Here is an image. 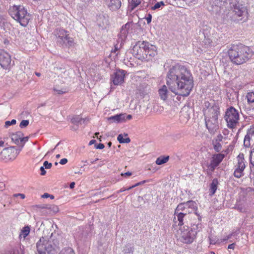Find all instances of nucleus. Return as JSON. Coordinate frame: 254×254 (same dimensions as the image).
Listing matches in <instances>:
<instances>
[{"label":"nucleus","instance_id":"nucleus-1","mask_svg":"<svg viewBox=\"0 0 254 254\" xmlns=\"http://www.w3.org/2000/svg\"><path fill=\"white\" fill-rule=\"evenodd\" d=\"M166 84L169 89L180 99L187 97L193 87V80L190 71L186 66L176 64L171 67L166 76Z\"/></svg>","mask_w":254,"mask_h":254},{"label":"nucleus","instance_id":"nucleus-2","mask_svg":"<svg viewBox=\"0 0 254 254\" xmlns=\"http://www.w3.org/2000/svg\"><path fill=\"white\" fill-rule=\"evenodd\" d=\"M209 4L211 5L210 7H208L209 11L218 12L224 7H228L229 4L230 8H233V12L236 17L239 18L238 20H241L245 17H248V12L247 8L238 3L237 0H211Z\"/></svg>","mask_w":254,"mask_h":254},{"label":"nucleus","instance_id":"nucleus-3","mask_svg":"<svg viewBox=\"0 0 254 254\" xmlns=\"http://www.w3.org/2000/svg\"><path fill=\"white\" fill-rule=\"evenodd\" d=\"M228 55L231 62L240 65L246 63L250 60L253 53L248 46L242 44L233 46L228 51Z\"/></svg>","mask_w":254,"mask_h":254},{"label":"nucleus","instance_id":"nucleus-4","mask_svg":"<svg viewBox=\"0 0 254 254\" xmlns=\"http://www.w3.org/2000/svg\"><path fill=\"white\" fill-rule=\"evenodd\" d=\"M209 105L208 102H205V106L207 107L204 112L205 125L209 133L214 134L219 127L218 117L219 114V108L216 105L209 108Z\"/></svg>","mask_w":254,"mask_h":254},{"label":"nucleus","instance_id":"nucleus-5","mask_svg":"<svg viewBox=\"0 0 254 254\" xmlns=\"http://www.w3.org/2000/svg\"><path fill=\"white\" fill-rule=\"evenodd\" d=\"M9 14L21 25L26 26L30 19V15L23 5H13L9 9Z\"/></svg>","mask_w":254,"mask_h":254},{"label":"nucleus","instance_id":"nucleus-6","mask_svg":"<svg viewBox=\"0 0 254 254\" xmlns=\"http://www.w3.org/2000/svg\"><path fill=\"white\" fill-rule=\"evenodd\" d=\"M224 119L227 122V127L230 128H235L239 124V113L233 107L227 109L224 116Z\"/></svg>","mask_w":254,"mask_h":254},{"label":"nucleus","instance_id":"nucleus-7","mask_svg":"<svg viewBox=\"0 0 254 254\" xmlns=\"http://www.w3.org/2000/svg\"><path fill=\"white\" fill-rule=\"evenodd\" d=\"M36 248L39 254H54L52 242L47 238H40L36 243Z\"/></svg>","mask_w":254,"mask_h":254},{"label":"nucleus","instance_id":"nucleus-8","mask_svg":"<svg viewBox=\"0 0 254 254\" xmlns=\"http://www.w3.org/2000/svg\"><path fill=\"white\" fill-rule=\"evenodd\" d=\"M180 232L178 234L180 235V239L181 242L186 244L191 243L195 237V233H192L190 230H189V225H186L183 227H180Z\"/></svg>","mask_w":254,"mask_h":254},{"label":"nucleus","instance_id":"nucleus-9","mask_svg":"<svg viewBox=\"0 0 254 254\" xmlns=\"http://www.w3.org/2000/svg\"><path fill=\"white\" fill-rule=\"evenodd\" d=\"M237 163L235 166L234 176L237 178H240L244 175V171L246 168V163L244 155L240 153L237 157Z\"/></svg>","mask_w":254,"mask_h":254},{"label":"nucleus","instance_id":"nucleus-10","mask_svg":"<svg viewBox=\"0 0 254 254\" xmlns=\"http://www.w3.org/2000/svg\"><path fill=\"white\" fill-rule=\"evenodd\" d=\"M146 44L147 42L138 41L133 47L132 49V54L139 60H143L146 53Z\"/></svg>","mask_w":254,"mask_h":254},{"label":"nucleus","instance_id":"nucleus-11","mask_svg":"<svg viewBox=\"0 0 254 254\" xmlns=\"http://www.w3.org/2000/svg\"><path fill=\"white\" fill-rule=\"evenodd\" d=\"M58 42L62 45H65L66 46H71L73 41L72 38L68 36L66 32L64 29L59 30L57 33Z\"/></svg>","mask_w":254,"mask_h":254},{"label":"nucleus","instance_id":"nucleus-12","mask_svg":"<svg viewBox=\"0 0 254 254\" xmlns=\"http://www.w3.org/2000/svg\"><path fill=\"white\" fill-rule=\"evenodd\" d=\"M190 214L185 212H179L178 213H174V217L173 218V221L175 225L182 226L184 225H188L187 219L190 218Z\"/></svg>","mask_w":254,"mask_h":254},{"label":"nucleus","instance_id":"nucleus-13","mask_svg":"<svg viewBox=\"0 0 254 254\" xmlns=\"http://www.w3.org/2000/svg\"><path fill=\"white\" fill-rule=\"evenodd\" d=\"M14 147H11L10 148H4L0 153V160L7 162L9 161H12L16 158V156L12 151V148Z\"/></svg>","mask_w":254,"mask_h":254},{"label":"nucleus","instance_id":"nucleus-14","mask_svg":"<svg viewBox=\"0 0 254 254\" xmlns=\"http://www.w3.org/2000/svg\"><path fill=\"white\" fill-rule=\"evenodd\" d=\"M225 155L221 153L214 155L210 163L207 165L208 169L213 172L224 159Z\"/></svg>","mask_w":254,"mask_h":254},{"label":"nucleus","instance_id":"nucleus-15","mask_svg":"<svg viewBox=\"0 0 254 254\" xmlns=\"http://www.w3.org/2000/svg\"><path fill=\"white\" fill-rule=\"evenodd\" d=\"M11 60L8 53L4 51H0V65L3 69L10 67Z\"/></svg>","mask_w":254,"mask_h":254},{"label":"nucleus","instance_id":"nucleus-16","mask_svg":"<svg viewBox=\"0 0 254 254\" xmlns=\"http://www.w3.org/2000/svg\"><path fill=\"white\" fill-rule=\"evenodd\" d=\"M125 70L119 69L112 76L111 80L115 85L121 84L124 81Z\"/></svg>","mask_w":254,"mask_h":254},{"label":"nucleus","instance_id":"nucleus-17","mask_svg":"<svg viewBox=\"0 0 254 254\" xmlns=\"http://www.w3.org/2000/svg\"><path fill=\"white\" fill-rule=\"evenodd\" d=\"M156 47L155 46L150 44L149 42H147V44H146V49L145 50L146 52L145 53L146 55H144L145 58L143 60L149 61L151 60L152 58L156 55Z\"/></svg>","mask_w":254,"mask_h":254},{"label":"nucleus","instance_id":"nucleus-18","mask_svg":"<svg viewBox=\"0 0 254 254\" xmlns=\"http://www.w3.org/2000/svg\"><path fill=\"white\" fill-rule=\"evenodd\" d=\"M251 141H254V126L248 130L244 140V146L246 147H250Z\"/></svg>","mask_w":254,"mask_h":254},{"label":"nucleus","instance_id":"nucleus-19","mask_svg":"<svg viewBox=\"0 0 254 254\" xmlns=\"http://www.w3.org/2000/svg\"><path fill=\"white\" fill-rule=\"evenodd\" d=\"M131 25V23L127 22L122 26L120 33L119 34V39H120L121 41H124L126 39L128 33V30Z\"/></svg>","mask_w":254,"mask_h":254},{"label":"nucleus","instance_id":"nucleus-20","mask_svg":"<svg viewBox=\"0 0 254 254\" xmlns=\"http://www.w3.org/2000/svg\"><path fill=\"white\" fill-rule=\"evenodd\" d=\"M106 3L112 11L118 9L121 6V1L120 0H105Z\"/></svg>","mask_w":254,"mask_h":254},{"label":"nucleus","instance_id":"nucleus-21","mask_svg":"<svg viewBox=\"0 0 254 254\" xmlns=\"http://www.w3.org/2000/svg\"><path fill=\"white\" fill-rule=\"evenodd\" d=\"M107 120L111 121V123L116 122L117 123H122L126 121V114H117L107 118Z\"/></svg>","mask_w":254,"mask_h":254},{"label":"nucleus","instance_id":"nucleus-22","mask_svg":"<svg viewBox=\"0 0 254 254\" xmlns=\"http://www.w3.org/2000/svg\"><path fill=\"white\" fill-rule=\"evenodd\" d=\"M201 217L200 216H198V222L194 223H191L190 226H191V229L190 231L192 233H195V237L196 236V235L197 234V232H199L201 229Z\"/></svg>","mask_w":254,"mask_h":254},{"label":"nucleus","instance_id":"nucleus-23","mask_svg":"<svg viewBox=\"0 0 254 254\" xmlns=\"http://www.w3.org/2000/svg\"><path fill=\"white\" fill-rule=\"evenodd\" d=\"M187 210L188 211V214L192 213L193 211L195 212V214L196 215H197V213L196 212L197 209V203L193 201V200H189L186 202Z\"/></svg>","mask_w":254,"mask_h":254},{"label":"nucleus","instance_id":"nucleus-24","mask_svg":"<svg viewBox=\"0 0 254 254\" xmlns=\"http://www.w3.org/2000/svg\"><path fill=\"white\" fill-rule=\"evenodd\" d=\"M23 136V134L21 131H17L15 133L11 134V140L16 144L19 145L21 146V138Z\"/></svg>","mask_w":254,"mask_h":254},{"label":"nucleus","instance_id":"nucleus-25","mask_svg":"<svg viewBox=\"0 0 254 254\" xmlns=\"http://www.w3.org/2000/svg\"><path fill=\"white\" fill-rule=\"evenodd\" d=\"M158 93L162 100L164 101L166 100L168 97L169 94L167 87L165 85L162 86L158 90Z\"/></svg>","mask_w":254,"mask_h":254},{"label":"nucleus","instance_id":"nucleus-26","mask_svg":"<svg viewBox=\"0 0 254 254\" xmlns=\"http://www.w3.org/2000/svg\"><path fill=\"white\" fill-rule=\"evenodd\" d=\"M56 74L62 78L65 79L69 76V71L66 70L64 68L57 67L56 70Z\"/></svg>","mask_w":254,"mask_h":254},{"label":"nucleus","instance_id":"nucleus-27","mask_svg":"<svg viewBox=\"0 0 254 254\" xmlns=\"http://www.w3.org/2000/svg\"><path fill=\"white\" fill-rule=\"evenodd\" d=\"M90 3V0H80L78 3L77 8L81 11L85 10L89 6Z\"/></svg>","mask_w":254,"mask_h":254},{"label":"nucleus","instance_id":"nucleus-28","mask_svg":"<svg viewBox=\"0 0 254 254\" xmlns=\"http://www.w3.org/2000/svg\"><path fill=\"white\" fill-rule=\"evenodd\" d=\"M218 181L217 179H214L210 185L209 195H213L217 189Z\"/></svg>","mask_w":254,"mask_h":254},{"label":"nucleus","instance_id":"nucleus-29","mask_svg":"<svg viewBox=\"0 0 254 254\" xmlns=\"http://www.w3.org/2000/svg\"><path fill=\"white\" fill-rule=\"evenodd\" d=\"M188 210H187L186 202L180 203L175 209L174 213H178L179 212H185L188 214Z\"/></svg>","mask_w":254,"mask_h":254},{"label":"nucleus","instance_id":"nucleus-30","mask_svg":"<svg viewBox=\"0 0 254 254\" xmlns=\"http://www.w3.org/2000/svg\"><path fill=\"white\" fill-rule=\"evenodd\" d=\"M30 231V228L29 226H24L21 230L19 238L21 239L23 238L24 239L29 234Z\"/></svg>","mask_w":254,"mask_h":254},{"label":"nucleus","instance_id":"nucleus-31","mask_svg":"<svg viewBox=\"0 0 254 254\" xmlns=\"http://www.w3.org/2000/svg\"><path fill=\"white\" fill-rule=\"evenodd\" d=\"M97 20L99 26L103 27L107 24L108 20L103 14H99L98 16Z\"/></svg>","mask_w":254,"mask_h":254},{"label":"nucleus","instance_id":"nucleus-32","mask_svg":"<svg viewBox=\"0 0 254 254\" xmlns=\"http://www.w3.org/2000/svg\"><path fill=\"white\" fill-rule=\"evenodd\" d=\"M134 251V247L132 244H127L124 248L123 253L124 254H132Z\"/></svg>","mask_w":254,"mask_h":254},{"label":"nucleus","instance_id":"nucleus-33","mask_svg":"<svg viewBox=\"0 0 254 254\" xmlns=\"http://www.w3.org/2000/svg\"><path fill=\"white\" fill-rule=\"evenodd\" d=\"M169 159V156H161L157 158L155 162H156V164L160 165H162V164H163L166 163L168 161Z\"/></svg>","mask_w":254,"mask_h":254},{"label":"nucleus","instance_id":"nucleus-34","mask_svg":"<svg viewBox=\"0 0 254 254\" xmlns=\"http://www.w3.org/2000/svg\"><path fill=\"white\" fill-rule=\"evenodd\" d=\"M214 149L217 152L221 151L222 147L220 142L212 141Z\"/></svg>","mask_w":254,"mask_h":254},{"label":"nucleus","instance_id":"nucleus-35","mask_svg":"<svg viewBox=\"0 0 254 254\" xmlns=\"http://www.w3.org/2000/svg\"><path fill=\"white\" fill-rule=\"evenodd\" d=\"M83 121H84V120L82 119L81 117H79V116H76L74 117H73L71 120V122L72 124H81V122Z\"/></svg>","mask_w":254,"mask_h":254},{"label":"nucleus","instance_id":"nucleus-36","mask_svg":"<svg viewBox=\"0 0 254 254\" xmlns=\"http://www.w3.org/2000/svg\"><path fill=\"white\" fill-rule=\"evenodd\" d=\"M117 139L120 143H127L130 141V139L129 137L124 138L122 134H120L118 136Z\"/></svg>","mask_w":254,"mask_h":254},{"label":"nucleus","instance_id":"nucleus-37","mask_svg":"<svg viewBox=\"0 0 254 254\" xmlns=\"http://www.w3.org/2000/svg\"><path fill=\"white\" fill-rule=\"evenodd\" d=\"M246 97L249 104L254 103V92L248 93Z\"/></svg>","mask_w":254,"mask_h":254},{"label":"nucleus","instance_id":"nucleus-38","mask_svg":"<svg viewBox=\"0 0 254 254\" xmlns=\"http://www.w3.org/2000/svg\"><path fill=\"white\" fill-rule=\"evenodd\" d=\"M51 241L52 242V244L54 247V252L55 251L56 248H58L59 247V241L58 239H53V235H52L51 237L50 238Z\"/></svg>","mask_w":254,"mask_h":254},{"label":"nucleus","instance_id":"nucleus-39","mask_svg":"<svg viewBox=\"0 0 254 254\" xmlns=\"http://www.w3.org/2000/svg\"><path fill=\"white\" fill-rule=\"evenodd\" d=\"M59 254H75L73 250L69 247L64 249Z\"/></svg>","mask_w":254,"mask_h":254},{"label":"nucleus","instance_id":"nucleus-40","mask_svg":"<svg viewBox=\"0 0 254 254\" xmlns=\"http://www.w3.org/2000/svg\"><path fill=\"white\" fill-rule=\"evenodd\" d=\"M141 0H132L130 4L131 9L133 10L135 7L141 3Z\"/></svg>","mask_w":254,"mask_h":254},{"label":"nucleus","instance_id":"nucleus-41","mask_svg":"<svg viewBox=\"0 0 254 254\" xmlns=\"http://www.w3.org/2000/svg\"><path fill=\"white\" fill-rule=\"evenodd\" d=\"M47 209L50 210L54 213L57 212L59 211V208L55 205H48Z\"/></svg>","mask_w":254,"mask_h":254},{"label":"nucleus","instance_id":"nucleus-42","mask_svg":"<svg viewBox=\"0 0 254 254\" xmlns=\"http://www.w3.org/2000/svg\"><path fill=\"white\" fill-rule=\"evenodd\" d=\"M250 163L254 166V147L250 151Z\"/></svg>","mask_w":254,"mask_h":254},{"label":"nucleus","instance_id":"nucleus-43","mask_svg":"<svg viewBox=\"0 0 254 254\" xmlns=\"http://www.w3.org/2000/svg\"><path fill=\"white\" fill-rule=\"evenodd\" d=\"M16 121L15 119L12 120L11 121H6L5 122L4 127L7 128L9 126L11 125H14L16 124Z\"/></svg>","mask_w":254,"mask_h":254},{"label":"nucleus","instance_id":"nucleus-44","mask_svg":"<svg viewBox=\"0 0 254 254\" xmlns=\"http://www.w3.org/2000/svg\"><path fill=\"white\" fill-rule=\"evenodd\" d=\"M164 3L163 1L158 2L156 3L153 6L151 7L152 10H155L160 7L161 5H164Z\"/></svg>","mask_w":254,"mask_h":254},{"label":"nucleus","instance_id":"nucleus-45","mask_svg":"<svg viewBox=\"0 0 254 254\" xmlns=\"http://www.w3.org/2000/svg\"><path fill=\"white\" fill-rule=\"evenodd\" d=\"M29 124L28 120H22L20 123L19 127L21 128H24L26 127Z\"/></svg>","mask_w":254,"mask_h":254},{"label":"nucleus","instance_id":"nucleus-46","mask_svg":"<svg viewBox=\"0 0 254 254\" xmlns=\"http://www.w3.org/2000/svg\"><path fill=\"white\" fill-rule=\"evenodd\" d=\"M28 137H23L22 136L21 138V140L22 141V142L21 143V148L19 149V150H21L23 146H24V143L28 140Z\"/></svg>","mask_w":254,"mask_h":254},{"label":"nucleus","instance_id":"nucleus-47","mask_svg":"<svg viewBox=\"0 0 254 254\" xmlns=\"http://www.w3.org/2000/svg\"><path fill=\"white\" fill-rule=\"evenodd\" d=\"M223 138V136L221 134H219L212 141L220 142L222 141Z\"/></svg>","mask_w":254,"mask_h":254},{"label":"nucleus","instance_id":"nucleus-48","mask_svg":"<svg viewBox=\"0 0 254 254\" xmlns=\"http://www.w3.org/2000/svg\"><path fill=\"white\" fill-rule=\"evenodd\" d=\"M43 165L45 169H48L51 168L52 165V163H49L47 161H45L44 162Z\"/></svg>","mask_w":254,"mask_h":254},{"label":"nucleus","instance_id":"nucleus-49","mask_svg":"<svg viewBox=\"0 0 254 254\" xmlns=\"http://www.w3.org/2000/svg\"><path fill=\"white\" fill-rule=\"evenodd\" d=\"M145 19L147 21V23L149 24L151 22L152 19L151 14L150 13L148 14L147 16L145 17Z\"/></svg>","mask_w":254,"mask_h":254},{"label":"nucleus","instance_id":"nucleus-50","mask_svg":"<svg viewBox=\"0 0 254 254\" xmlns=\"http://www.w3.org/2000/svg\"><path fill=\"white\" fill-rule=\"evenodd\" d=\"M35 207L41 209H46L47 208V204H43V205H36Z\"/></svg>","mask_w":254,"mask_h":254},{"label":"nucleus","instance_id":"nucleus-51","mask_svg":"<svg viewBox=\"0 0 254 254\" xmlns=\"http://www.w3.org/2000/svg\"><path fill=\"white\" fill-rule=\"evenodd\" d=\"M18 196H19V197H20L21 198H22V199H24L25 197V195L23 193H15L13 195L14 197H17Z\"/></svg>","mask_w":254,"mask_h":254},{"label":"nucleus","instance_id":"nucleus-52","mask_svg":"<svg viewBox=\"0 0 254 254\" xmlns=\"http://www.w3.org/2000/svg\"><path fill=\"white\" fill-rule=\"evenodd\" d=\"M105 147L103 143H99L97 145H95L96 149H102Z\"/></svg>","mask_w":254,"mask_h":254},{"label":"nucleus","instance_id":"nucleus-53","mask_svg":"<svg viewBox=\"0 0 254 254\" xmlns=\"http://www.w3.org/2000/svg\"><path fill=\"white\" fill-rule=\"evenodd\" d=\"M144 182H145V181H143L142 182L138 183L135 184L134 185L132 186L131 187H129L127 189V190H130V189H132V188H134V187H135L136 186H139L140 184H142L144 183Z\"/></svg>","mask_w":254,"mask_h":254},{"label":"nucleus","instance_id":"nucleus-54","mask_svg":"<svg viewBox=\"0 0 254 254\" xmlns=\"http://www.w3.org/2000/svg\"><path fill=\"white\" fill-rule=\"evenodd\" d=\"M40 171H41V175H45L46 173V171L45 170V168L44 166H42L40 167Z\"/></svg>","mask_w":254,"mask_h":254},{"label":"nucleus","instance_id":"nucleus-55","mask_svg":"<svg viewBox=\"0 0 254 254\" xmlns=\"http://www.w3.org/2000/svg\"><path fill=\"white\" fill-rule=\"evenodd\" d=\"M67 162V159L64 158L61 160L60 163L62 165H64Z\"/></svg>","mask_w":254,"mask_h":254},{"label":"nucleus","instance_id":"nucleus-56","mask_svg":"<svg viewBox=\"0 0 254 254\" xmlns=\"http://www.w3.org/2000/svg\"><path fill=\"white\" fill-rule=\"evenodd\" d=\"M121 175L123 177H127L131 175V173L130 172H127L125 173H122Z\"/></svg>","mask_w":254,"mask_h":254},{"label":"nucleus","instance_id":"nucleus-57","mask_svg":"<svg viewBox=\"0 0 254 254\" xmlns=\"http://www.w3.org/2000/svg\"><path fill=\"white\" fill-rule=\"evenodd\" d=\"M5 21V19L3 15H0V24L4 23Z\"/></svg>","mask_w":254,"mask_h":254},{"label":"nucleus","instance_id":"nucleus-58","mask_svg":"<svg viewBox=\"0 0 254 254\" xmlns=\"http://www.w3.org/2000/svg\"><path fill=\"white\" fill-rule=\"evenodd\" d=\"M235 246V243H232L231 244L229 245L228 247V249H234Z\"/></svg>","mask_w":254,"mask_h":254},{"label":"nucleus","instance_id":"nucleus-59","mask_svg":"<svg viewBox=\"0 0 254 254\" xmlns=\"http://www.w3.org/2000/svg\"><path fill=\"white\" fill-rule=\"evenodd\" d=\"M50 196V194L48 193H45L44 194L42 195V197L43 198H48Z\"/></svg>","mask_w":254,"mask_h":254},{"label":"nucleus","instance_id":"nucleus-60","mask_svg":"<svg viewBox=\"0 0 254 254\" xmlns=\"http://www.w3.org/2000/svg\"><path fill=\"white\" fill-rule=\"evenodd\" d=\"M119 49V48H118V45H116L115 46L114 50H112V52L115 53Z\"/></svg>","mask_w":254,"mask_h":254},{"label":"nucleus","instance_id":"nucleus-61","mask_svg":"<svg viewBox=\"0 0 254 254\" xmlns=\"http://www.w3.org/2000/svg\"><path fill=\"white\" fill-rule=\"evenodd\" d=\"M96 142V141L95 140L92 139V140L90 141V142L89 143V145H91L92 144H95Z\"/></svg>","mask_w":254,"mask_h":254},{"label":"nucleus","instance_id":"nucleus-62","mask_svg":"<svg viewBox=\"0 0 254 254\" xmlns=\"http://www.w3.org/2000/svg\"><path fill=\"white\" fill-rule=\"evenodd\" d=\"M74 186H75V183L74 182H72V183H70V184L69 185V187H70V189H73V188H74Z\"/></svg>","mask_w":254,"mask_h":254},{"label":"nucleus","instance_id":"nucleus-63","mask_svg":"<svg viewBox=\"0 0 254 254\" xmlns=\"http://www.w3.org/2000/svg\"><path fill=\"white\" fill-rule=\"evenodd\" d=\"M232 234H230V235H229L228 236H227L224 239V241H227L228 240V239H230L231 238V236H232Z\"/></svg>","mask_w":254,"mask_h":254},{"label":"nucleus","instance_id":"nucleus-64","mask_svg":"<svg viewBox=\"0 0 254 254\" xmlns=\"http://www.w3.org/2000/svg\"><path fill=\"white\" fill-rule=\"evenodd\" d=\"M132 118V116L131 115H128L127 116L126 115V120L127 119V120H130Z\"/></svg>","mask_w":254,"mask_h":254}]
</instances>
